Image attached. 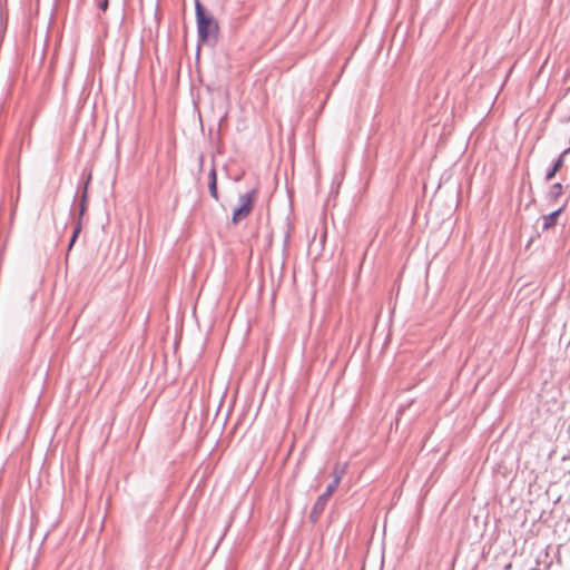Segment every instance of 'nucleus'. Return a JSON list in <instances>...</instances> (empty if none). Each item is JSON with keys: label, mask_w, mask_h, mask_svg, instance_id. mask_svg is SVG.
Returning a JSON list of instances; mask_svg holds the SVG:
<instances>
[{"label": "nucleus", "mask_w": 570, "mask_h": 570, "mask_svg": "<svg viewBox=\"0 0 570 570\" xmlns=\"http://www.w3.org/2000/svg\"><path fill=\"white\" fill-rule=\"evenodd\" d=\"M570 151V148L564 149L559 157L553 161L552 166L547 170L544 179L547 181L551 180L557 173L562 168L564 163V156Z\"/></svg>", "instance_id": "39448f33"}, {"label": "nucleus", "mask_w": 570, "mask_h": 570, "mask_svg": "<svg viewBox=\"0 0 570 570\" xmlns=\"http://www.w3.org/2000/svg\"><path fill=\"white\" fill-rule=\"evenodd\" d=\"M564 209H566V204H563L561 207L553 210L552 213L542 216V220H543L542 232H547V230L553 228L557 225L559 216L564 212Z\"/></svg>", "instance_id": "20e7f679"}, {"label": "nucleus", "mask_w": 570, "mask_h": 570, "mask_svg": "<svg viewBox=\"0 0 570 570\" xmlns=\"http://www.w3.org/2000/svg\"><path fill=\"white\" fill-rule=\"evenodd\" d=\"M338 482L337 481H332L327 487H326V490L325 492L323 493L325 497L327 498H331V495L333 494V492L336 490V488L338 487Z\"/></svg>", "instance_id": "9d476101"}, {"label": "nucleus", "mask_w": 570, "mask_h": 570, "mask_svg": "<svg viewBox=\"0 0 570 570\" xmlns=\"http://www.w3.org/2000/svg\"><path fill=\"white\" fill-rule=\"evenodd\" d=\"M203 163H204V156H203V155H200V156H199V166H200V168L203 167Z\"/></svg>", "instance_id": "ddd939ff"}, {"label": "nucleus", "mask_w": 570, "mask_h": 570, "mask_svg": "<svg viewBox=\"0 0 570 570\" xmlns=\"http://www.w3.org/2000/svg\"><path fill=\"white\" fill-rule=\"evenodd\" d=\"M198 45H215L218 38L219 26L214 17L206 12L199 0H195Z\"/></svg>", "instance_id": "f257e3e1"}, {"label": "nucleus", "mask_w": 570, "mask_h": 570, "mask_svg": "<svg viewBox=\"0 0 570 570\" xmlns=\"http://www.w3.org/2000/svg\"><path fill=\"white\" fill-rule=\"evenodd\" d=\"M563 193V186L560 183H554L551 185L549 191L547 193V199L550 204L556 203L559 197Z\"/></svg>", "instance_id": "0eeeda50"}, {"label": "nucleus", "mask_w": 570, "mask_h": 570, "mask_svg": "<svg viewBox=\"0 0 570 570\" xmlns=\"http://www.w3.org/2000/svg\"><path fill=\"white\" fill-rule=\"evenodd\" d=\"M86 194L82 195V199H81V204H80V210H79V215L82 216L83 213H85V209H86Z\"/></svg>", "instance_id": "9b49d317"}, {"label": "nucleus", "mask_w": 570, "mask_h": 570, "mask_svg": "<svg viewBox=\"0 0 570 570\" xmlns=\"http://www.w3.org/2000/svg\"><path fill=\"white\" fill-rule=\"evenodd\" d=\"M98 8L102 11H106L108 8V0H99Z\"/></svg>", "instance_id": "f8f14e48"}, {"label": "nucleus", "mask_w": 570, "mask_h": 570, "mask_svg": "<svg viewBox=\"0 0 570 570\" xmlns=\"http://www.w3.org/2000/svg\"><path fill=\"white\" fill-rule=\"evenodd\" d=\"M208 189L210 196L215 199H219L218 190H217V174L215 166L212 167V169L208 173Z\"/></svg>", "instance_id": "423d86ee"}, {"label": "nucleus", "mask_w": 570, "mask_h": 570, "mask_svg": "<svg viewBox=\"0 0 570 570\" xmlns=\"http://www.w3.org/2000/svg\"><path fill=\"white\" fill-rule=\"evenodd\" d=\"M344 474H345V466L336 464L332 472L333 480L337 481L340 483Z\"/></svg>", "instance_id": "6e6552de"}, {"label": "nucleus", "mask_w": 570, "mask_h": 570, "mask_svg": "<svg viewBox=\"0 0 570 570\" xmlns=\"http://www.w3.org/2000/svg\"><path fill=\"white\" fill-rule=\"evenodd\" d=\"M81 232V224L80 222L76 225L73 232H72V235H71V238H70V242H69V245H68V249L70 250L71 247L73 246L79 233Z\"/></svg>", "instance_id": "1a4fd4ad"}, {"label": "nucleus", "mask_w": 570, "mask_h": 570, "mask_svg": "<svg viewBox=\"0 0 570 570\" xmlns=\"http://www.w3.org/2000/svg\"><path fill=\"white\" fill-rule=\"evenodd\" d=\"M330 498L325 497L324 494H321L316 502L314 503L311 512H309V520L312 523H316L320 519V517L322 515L326 504H327V501H328Z\"/></svg>", "instance_id": "7ed1b4c3"}, {"label": "nucleus", "mask_w": 570, "mask_h": 570, "mask_svg": "<svg viewBox=\"0 0 570 570\" xmlns=\"http://www.w3.org/2000/svg\"><path fill=\"white\" fill-rule=\"evenodd\" d=\"M256 194L257 189L254 188L238 197L239 205L234 209L232 217L234 224L239 223L250 214Z\"/></svg>", "instance_id": "f03ea898"}]
</instances>
